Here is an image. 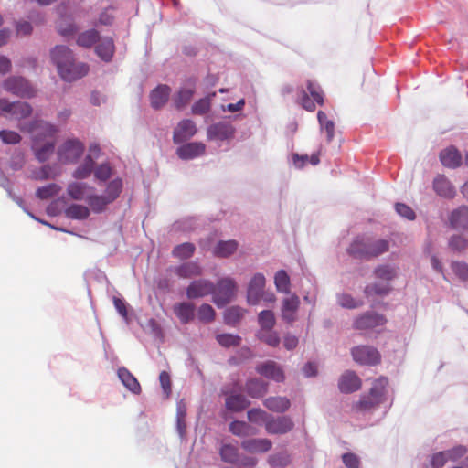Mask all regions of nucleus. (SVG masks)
<instances>
[{
    "label": "nucleus",
    "instance_id": "obj_30",
    "mask_svg": "<svg viewBox=\"0 0 468 468\" xmlns=\"http://www.w3.org/2000/svg\"><path fill=\"white\" fill-rule=\"evenodd\" d=\"M118 377L127 389L134 394L141 392V386L136 378L125 367L118 369Z\"/></svg>",
    "mask_w": 468,
    "mask_h": 468
},
{
    "label": "nucleus",
    "instance_id": "obj_29",
    "mask_svg": "<svg viewBox=\"0 0 468 468\" xmlns=\"http://www.w3.org/2000/svg\"><path fill=\"white\" fill-rule=\"evenodd\" d=\"M245 390L251 398L259 399L268 391V384L259 378H250L246 382Z\"/></svg>",
    "mask_w": 468,
    "mask_h": 468
},
{
    "label": "nucleus",
    "instance_id": "obj_1",
    "mask_svg": "<svg viewBox=\"0 0 468 468\" xmlns=\"http://www.w3.org/2000/svg\"><path fill=\"white\" fill-rule=\"evenodd\" d=\"M28 132L32 137V150L39 162L47 161L55 149L57 128L44 121H34L29 124Z\"/></svg>",
    "mask_w": 468,
    "mask_h": 468
},
{
    "label": "nucleus",
    "instance_id": "obj_27",
    "mask_svg": "<svg viewBox=\"0 0 468 468\" xmlns=\"http://www.w3.org/2000/svg\"><path fill=\"white\" fill-rule=\"evenodd\" d=\"M449 220L452 228L468 230V207L462 206L453 210Z\"/></svg>",
    "mask_w": 468,
    "mask_h": 468
},
{
    "label": "nucleus",
    "instance_id": "obj_13",
    "mask_svg": "<svg viewBox=\"0 0 468 468\" xmlns=\"http://www.w3.org/2000/svg\"><path fill=\"white\" fill-rule=\"evenodd\" d=\"M293 426V421L287 416L274 418L270 415L265 430L269 434H284L292 431Z\"/></svg>",
    "mask_w": 468,
    "mask_h": 468
},
{
    "label": "nucleus",
    "instance_id": "obj_56",
    "mask_svg": "<svg viewBox=\"0 0 468 468\" xmlns=\"http://www.w3.org/2000/svg\"><path fill=\"white\" fill-rule=\"evenodd\" d=\"M215 311L211 305L207 303L202 304L197 311V317L204 323L212 322L215 319Z\"/></svg>",
    "mask_w": 468,
    "mask_h": 468
},
{
    "label": "nucleus",
    "instance_id": "obj_47",
    "mask_svg": "<svg viewBox=\"0 0 468 468\" xmlns=\"http://www.w3.org/2000/svg\"><path fill=\"white\" fill-rule=\"evenodd\" d=\"M220 456L221 459L229 463H238L239 462V452L237 447L231 445V444H224L220 448Z\"/></svg>",
    "mask_w": 468,
    "mask_h": 468
},
{
    "label": "nucleus",
    "instance_id": "obj_54",
    "mask_svg": "<svg viewBox=\"0 0 468 468\" xmlns=\"http://www.w3.org/2000/svg\"><path fill=\"white\" fill-rule=\"evenodd\" d=\"M377 278L384 280L388 283L396 277V270L388 265H379L374 271Z\"/></svg>",
    "mask_w": 468,
    "mask_h": 468
},
{
    "label": "nucleus",
    "instance_id": "obj_28",
    "mask_svg": "<svg viewBox=\"0 0 468 468\" xmlns=\"http://www.w3.org/2000/svg\"><path fill=\"white\" fill-rule=\"evenodd\" d=\"M99 43L95 47L96 54L104 61L108 62L112 59L115 47L112 37H104L100 39Z\"/></svg>",
    "mask_w": 468,
    "mask_h": 468
},
{
    "label": "nucleus",
    "instance_id": "obj_12",
    "mask_svg": "<svg viewBox=\"0 0 468 468\" xmlns=\"http://www.w3.org/2000/svg\"><path fill=\"white\" fill-rule=\"evenodd\" d=\"M235 128L229 121H221L212 124L207 129V137L210 140L224 141L234 136Z\"/></svg>",
    "mask_w": 468,
    "mask_h": 468
},
{
    "label": "nucleus",
    "instance_id": "obj_41",
    "mask_svg": "<svg viewBox=\"0 0 468 468\" xmlns=\"http://www.w3.org/2000/svg\"><path fill=\"white\" fill-rule=\"evenodd\" d=\"M388 381L387 378H379L373 382L369 395L381 402Z\"/></svg>",
    "mask_w": 468,
    "mask_h": 468
},
{
    "label": "nucleus",
    "instance_id": "obj_44",
    "mask_svg": "<svg viewBox=\"0 0 468 468\" xmlns=\"http://www.w3.org/2000/svg\"><path fill=\"white\" fill-rule=\"evenodd\" d=\"M274 284L278 292H290V277L284 270H280L274 276Z\"/></svg>",
    "mask_w": 468,
    "mask_h": 468
},
{
    "label": "nucleus",
    "instance_id": "obj_22",
    "mask_svg": "<svg viewBox=\"0 0 468 468\" xmlns=\"http://www.w3.org/2000/svg\"><path fill=\"white\" fill-rule=\"evenodd\" d=\"M206 146L203 143H188L178 147L177 155L184 160L193 159L202 155L205 153Z\"/></svg>",
    "mask_w": 468,
    "mask_h": 468
},
{
    "label": "nucleus",
    "instance_id": "obj_23",
    "mask_svg": "<svg viewBox=\"0 0 468 468\" xmlns=\"http://www.w3.org/2000/svg\"><path fill=\"white\" fill-rule=\"evenodd\" d=\"M93 188L86 183L71 182L67 186V194L73 200H86Z\"/></svg>",
    "mask_w": 468,
    "mask_h": 468
},
{
    "label": "nucleus",
    "instance_id": "obj_36",
    "mask_svg": "<svg viewBox=\"0 0 468 468\" xmlns=\"http://www.w3.org/2000/svg\"><path fill=\"white\" fill-rule=\"evenodd\" d=\"M201 272V267L194 261L186 262L176 268V274L181 278L198 276Z\"/></svg>",
    "mask_w": 468,
    "mask_h": 468
},
{
    "label": "nucleus",
    "instance_id": "obj_6",
    "mask_svg": "<svg viewBox=\"0 0 468 468\" xmlns=\"http://www.w3.org/2000/svg\"><path fill=\"white\" fill-rule=\"evenodd\" d=\"M236 282L231 278H223L214 285L213 302L218 307L229 303L236 293Z\"/></svg>",
    "mask_w": 468,
    "mask_h": 468
},
{
    "label": "nucleus",
    "instance_id": "obj_52",
    "mask_svg": "<svg viewBox=\"0 0 468 468\" xmlns=\"http://www.w3.org/2000/svg\"><path fill=\"white\" fill-rule=\"evenodd\" d=\"M258 337L261 341L271 346H277L280 344L279 335L271 330H260L258 332Z\"/></svg>",
    "mask_w": 468,
    "mask_h": 468
},
{
    "label": "nucleus",
    "instance_id": "obj_25",
    "mask_svg": "<svg viewBox=\"0 0 468 468\" xmlns=\"http://www.w3.org/2000/svg\"><path fill=\"white\" fill-rule=\"evenodd\" d=\"M433 189L441 197L452 198L455 195V189L447 177L438 175L433 180Z\"/></svg>",
    "mask_w": 468,
    "mask_h": 468
},
{
    "label": "nucleus",
    "instance_id": "obj_58",
    "mask_svg": "<svg viewBox=\"0 0 468 468\" xmlns=\"http://www.w3.org/2000/svg\"><path fill=\"white\" fill-rule=\"evenodd\" d=\"M449 247L453 251L461 252L468 248V239L460 235L452 236L449 240Z\"/></svg>",
    "mask_w": 468,
    "mask_h": 468
},
{
    "label": "nucleus",
    "instance_id": "obj_32",
    "mask_svg": "<svg viewBox=\"0 0 468 468\" xmlns=\"http://www.w3.org/2000/svg\"><path fill=\"white\" fill-rule=\"evenodd\" d=\"M250 405V401L241 394H230L226 398L225 406L227 410L233 412H239Z\"/></svg>",
    "mask_w": 468,
    "mask_h": 468
},
{
    "label": "nucleus",
    "instance_id": "obj_39",
    "mask_svg": "<svg viewBox=\"0 0 468 468\" xmlns=\"http://www.w3.org/2000/svg\"><path fill=\"white\" fill-rule=\"evenodd\" d=\"M229 431L232 434L239 437H245L253 435L256 433L253 428H251L245 421L234 420L229 424Z\"/></svg>",
    "mask_w": 468,
    "mask_h": 468
},
{
    "label": "nucleus",
    "instance_id": "obj_57",
    "mask_svg": "<svg viewBox=\"0 0 468 468\" xmlns=\"http://www.w3.org/2000/svg\"><path fill=\"white\" fill-rule=\"evenodd\" d=\"M338 303L345 308L355 309L363 305V302L354 299L350 294H341L338 296Z\"/></svg>",
    "mask_w": 468,
    "mask_h": 468
},
{
    "label": "nucleus",
    "instance_id": "obj_35",
    "mask_svg": "<svg viewBox=\"0 0 468 468\" xmlns=\"http://www.w3.org/2000/svg\"><path fill=\"white\" fill-rule=\"evenodd\" d=\"M174 311L181 323L187 324L194 318L195 307L192 303H182L175 306Z\"/></svg>",
    "mask_w": 468,
    "mask_h": 468
},
{
    "label": "nucleus",
    "instance_id": "obj_18",
    "mask_svg": "<svg viewBox=\"0 0 468 468\" xmlns=\"http://www.w3.org/2000/svg\"><path fill=\"white\" fill-rule=\"evenodd\" d=\"M300 306V299L296 294H292L282 300V317L288 323L292 324L297 316L296 313Z\"/></svg>",
    "mask_w": 468,
    "mask_h": 468
},
{
    "label": "nucleus",
    "instance_id": "obj_38",
    "mask_svg": "<svg viewBox=\"0 0 468 468\" xmlns=\"http://www.w3.org/2000/svg\"><path fill=\"white\" fill-rule=\"evenodd\" d=\"M65 214L69 218L82 220L90 216V209L83 205L72 204L66 208Z\"/></svg>",
    "mask_w": 468,
    "mask_h": 468
},
{
    "label": "nucleus",
    "instance_id": "obj_51",
    "mask_svg": "<svg viewBox=\"0 0 468 468\" xmlns=\"http://www.w3.org/2000/svg\"><path fill=\"white\" fill-rule=\"evenodd\" d=\"M60 190L57 184H48L37 189L36 196L39 199H48L56 196Z\"/></svg>",
    "mask_w": 468,
    "mask_h": 468
},
{
    "label": "nucleus",
    "instance_id": "obj_37",
    "mask_svg": "<svg viewBox=\"0 0 468 468\" xmlns=\"http://www.w3.org/2000/svg\"><path fill=\"white\" fill-rule=\"evenodd\" d=\"M246 312L239 306H231L225 311L224 321L227 324L235 325L240 322Z\"/></svg>",
    "mask_w": 468,
    "mask_h": 468
},
{
    "label": "nucleus",
    "instance_id": "obj_45",
    "mask_svg": "<svg viewBox=\"0 0 468 468\" xmlns=\"http://www.w3.org/2000/svg\"><path fill=\"white\" fill-rule=\"evenodd\" d=\"M391 290V287L388 282L385 283H373L366 286L364 293L367 297L375 295L383 296L388 294Z\"/></svg>",
    "mask_w": 468,
    "mask_h": 468
},
{
    "label": "nucleus",
    "instance_id": "obj_31",
    "mask_svg": "<svg viewBox=\"0 0 468 468\" xmlns=\"http://www.w3.org/2000/svg\"><path fill=\"white\" fill-rule=\"evenodd\" d=\"M263 405L270 410L282 413L291 406V401L286 397H269L263 401Z\"/></svg>",
    "mask_w": 468,
    "mask_h": 468
},
{
    "label": "nucleus",
    "instance_id": "obj_4",
    "mask_svg": "<svg viewBox=\"0 0 468 468\" xmlns=\"http://www.w3.org/2000/svg\"><path fill=\"white\" fill-rule=\"evenodd\" d=\"M122 189V179L115 178L108 184L104 195L90 194L87 198V203L94 213H101L106 209L109 204L119 197Z\"/></svg>",
    "mask_w": 468,
    "mask_h": 468
},
{
    "label": "nucleus",
    "instance_id": "obj_40",
    "mask_svg": "<svg viewBox=\"0 0 468 468\" xmlns=\"http://www.w3.org/2000/svg\"><path fill=\"white\" fill-rule=\"evenodd\" d=\"M99 33L95 29H90L79 35L77 44L80 47L90 48L99 40Z\"/></svg>",
    "mask_w": 468,
    "mask_h": 468
},
{
    "label": "nucleus",
    "instance_id": "obj_17",
    "mask_svg": "<svg viewBox=\"0 0 468 468\" xmlns=\"http://www.w3.org/2000/svg\"><path fill=\"white\" fill-rule=\"evenodd\" d=\"M196 133L197 127L195 122L188 119L183 120L175 128L173 140L176 144H180L193 137Z\"/></svg>",
    "mask_w": 468,
    "mask_h": 468
},
{
    "label": "nucleus",
    "instance_id": "obj_5",
    "mask_svg": "<svg viewBox=\"0 0 468 468\" xmlns=\"http://www.w3.org/2000/svg\"><path fill=\"white\" fill-rule=\"evenodd\" d=\"M3 88L7 92L21 98H32L36 90L28 80L22 76H11L3 82Z\"/></svg>",
    "mask_w": 468,
    "mask_h": 468
},
{
    "label": "nucleus",
    "instance_id": "obj_21",
    "mask_svg": "<svg viewBox=\"0 0 468 468\" xmlns=\"http://www.w3.org/2000/svg\"><path fill=\"white\" fill-rule=\"evenodd\" d=\"M272 442L269 439H247L241 442V448L250 453H263L269 452Z\"/></svg>",
    "mask_w": 468,
    "mask_h": 468
},
{
    "label": "nucleus",
    "instance_id": "obj_15",
    "mask_svg": "<svg viewBox=\"0 0 468 468\" xmlns=\"http://www.w3.org/2000/svg\"><path fill=\"white\" fill-rule=\"evenodd\" d=\"M196 91V81L189 79L174 97V103L177 110L184 109L193 98Z\"/></svg>",
    "mask_w": 468,
    "mask_h": 468
},
{
    "label": "nucleus",
    "instance_id": "obj_50",
    "mask_svg": "<svg viewBox=\"0 0 468 468\" xmlns=\"http://www.w3.org/2000/svg\"><path fill=\"white\" fill-rule=\"evenodd\" d=\"M247 417L249 421L256 424H264L266 423L270 418V415L261 409H251L247 412Z\"/></svg>",
    "mask_w": 468,
    "mask_h": 468
},
{
    "label": "nucleus",
    "instance_id": "obj_26",
    "mask_svg": "<svg viewBox=\"0 0 468 468\" xmlns=\"http://www.w3.org/2000/svg\"><path fill=\"white\" fill-rule=\"evenodd\" d=\"M66 9H67V5L65 3H61L56 8L57 13L60 16V20L57 24V28H58V31L59 32V34L64 37L73 35L77 30L75 24H73L72 22L66 23V21H65Z\"/></svg>",
    "mask_w": 468,
    "mask_h": 468
},
{
    "label": "nucleus",
    "instance_id": "obj_59",
    "mask_svg": "<svg viewBox=\"0 0 468 468\" xmlns=\"http://www.w3.org/2000/svg\"><path fill=\"white\" fill-rule=\"evenodd\" d=\"M0 139L5 144H16L21 141V136L16 132L2 130L0 131Z\"/></svg>",
    "mask_w": 468,
    "mask_h": 468
},
{
    "label": "nucleus",
    "instance_id": "obj_2",
    "mask_svg": "<svg viewBox=\"0 0 468 468\" xmlns=\"http://www.w3.org/2000/svg\"><path fill=\"white\" fill-rule=\"evenodd\" d=\"M51 59L59 76L66 81H75L89 72V66L76 62L72 51L66 46H57L51 51Z\"/></svg>",
    "mask_w": 468,
    "mask_h": 468
},
{
    "label": "nucleus",
    "instance_id": "obj_55",
    "mask_svg": "<svg viewBox=\"0 0 468 468\" xmlns=\"http://www.w3.org/2000/svg\"><path fill=\"white\" fill-rule=\"evenodd\" d=\"M218 344L225 347L237 346L240 344L241 338L231 334H221L217 336Z\"/></svg>",
    "mask_w": 468,
    "mask_h": 468
},
{
    "label": "nucleus",
    "instance_id": "obj_60",
    "mask_svg": "<svg viewBox=\"0 0 468 468\" xmlns=\"http://www.w3.org/2000/svg\"><path fill=\"white\" fill-rule=\"evenodd\" d=\"M443 452L446 454L448 461L455 462L465 455L467 449L464 446L459 445Z\"/></svg>",
    "mask_w": 468,
    "mask_h": 468
},
{
    "label": "nucleus",
    "instance_id": "obj_63",
    "mask_svg": "<svg viewBox=\"0 0 468 468\" xmlns=\"http://www.w3.org/2000/svg\"><path fill=\"white\" fill-rule=\"evenodd\" d=\"M453 272L463 281H468V264L463 262H453L452 264Z\"/></svg>",
    "mask_w": 468,
    "mask_h": 468
},
{
    "label": "nucleus",
    "instance_id": "obj_8",
    "mask_svg": "<svg viewBox=\"0 0 468 468\" xmlns=\"http://www.w3.org/2000/svg\"><path fill=\"white\" fill-rule=\"evenodd\" d=\"M84 151V145L77 139L66 141L58 150V157L61 163H75Z\"/></svg>",
    "mask_w": 468,
    "mask_h": 468
},
{
    "label": "nucleus",
    "instance_id": "obj_46",
    "mask_svg": "<svg viewBox=\"0 0 468 468\" xmlns=\"http://www.w3.org/2000/svg\"><path fill=\"white\" fill-rule=\"evenodd\" d=\"M196 247L193 243L185 242L174 248L172 254L174 257L185 260L193 256Z\"/></svg>",
    "mask_w": 468,
    "mask_h": 468
},
{
    "label": "nucleus",
    "instance_id": "obj_20",
    "mask_svg": "<svg viewBox=\"0 0 468 468\" xmlns=\"http://www.w3.org/2000/svg\"><path fill=\"white\" fill-rule=\"evenodd\" d=\"M171 93V89L165 84H160L150 93V102L152 108L159 110L167 102Z\"/></svg>",
    "mask_w": 468,
    "mask_h": 468
},
{
    "label": "nucleus",
    "instance_id": "obj_34",
    "mask_svg": "<svg viewBox=\"0 0 468 468\" xmlns=\"http://www.w3.org/2000/svg\"><path fill=\"white\" fill-rule=\"evenodd\" d=\"M238 249V242L230 239L219 241L214 249V255L220 258H227L232 255Z\"/></svg>",
    "mask_w": 468,
    "mask_h": 468
},
{
    "label": "nucleus",
    "instance_id": "obj_24",
    "mask_svg": "<svg viewBox=\"0 0 468 468\" xmlns=\"http://www.w3.org/2000/svg\"><path fill=\"white\" fill-rule=\"evenodd\" d=\"M441 164L449 168H456L462 164V155L453 146H450L440 153Z\"/></svg>",
    "mask_w": 468,
    "mask_h": 468
},
{
    "label": "nucleus",
    "instance_id": "obj_7",
    "mask_svg": "<svg viewBox=\"0 0 468 468\" xmlns=\"http://www.w3.org/2000/svg\"><path fill=\"white\" fill-rule=\"evenodd\" d=\"M324 94L320 85L313 80H308L307 91H302L301 105L304 110L314 112L316 108L315 103L320 106L324 104Z\"/></svg>",
    "mask_w": 468,
    "mask_h": 468
},
{
    "label": "nucleus",
    "instance_id": "obj_16",
    "mask_svg": "<svg viewBox=\"0 0 468 468\" xmlns=\"http://www.w3.org/2000/svg\"><path fill=\"white\" fill-rule=\"evenodd\" d=\"M214 284L207 280L193 281L186 289V296L189 299H196L212 294Z\"/></svg>",
    "mask_w": 468,
    "mask_h": 468
},
{
    "label": "nucleus",
    "instance_id": "obj_61",
    "mask_svg": "<svg viewBox=\"0 0 468 468\" xmlns=\"http://www.w3.org/2000/svg\"><path fill=\"white\" fill-rule=\"evenodd\" d=\"M94 176L100 181H106L112 176V167L108 164L100 165L95 168Z\"/></svg>",
    "mask_w": 468,
    "mask_h": 468
},
{
    "label": "nucleus",
    "instance_id": "obj_14",
    "mask_svg": "<svg viewBox=\"0 0 468 468\" xmlns=\"http://www.w3.org/2000/svg\"><path fill=\"white\" fill-rule=\"evenodd\" d=\"M256 371L260 375L276 382H282L285 378L282 368L272 360L259 364L256 367Z\"/></svg>",
    "mask_w": 468,
    "mask_h": 468
},
{
    "label": "nucleus",
    "instance_id": "obj_64",
    "mask_svg": "<svg viewBox=\"0 0 468 468\" xmlns=\"http://www.w3.org/2000/svg\"><path fill=\"white\" fill-rule=\"evenodd\" d=\"M342 460H343L344 464L347 468H359L360 461H359L358 457L354 453L347 452V453L343 454Z\"/></svg>",
    "mask_w": 468,
    "mask_h": 468
},
{
    "label": "nucleus",
    "instance_id": "obj_48",
    "mask_svg": "<svg viewBox=\"0 0 468 468\" xmlns=\"http://www.w3.org/2000/svg\"><path fill=\"white\" fill-rule=\"evenodd\" d=\"M215 96L216 92H212L208 96L196 101L192 106V113L197 115H203L207 113L210 110L211 100Z\"/></svg>",
    "mask_w": 468,
    "mask_h": 468
},
{
    "label": "nucleus",
    "instance_id": "obj_53",
    "mask_svg": "<svg viewBox=\"0 0 468 468\" xmlns=\"http://www.w3.org/2000/svg\"><path fill=\"white\" fill-rule=\"evenodd\" d=\"M268 463L273 468L285 467L291 463V458L287 452H279L270 455Z\"/></svg>",
    "mask_w": 468,
    "mask_h": 468
},
{
    "label": "nucleus",
    "instance_id": "obj_49",
    "mask_svg": "<svg viewBox=\"0 0 468 468\" xmlns=\"http://www.w3.org/2000/svg\"><path fill=\"white\" fill-rule=\"evenodd\" d=\"M380 402L372 398L369 394L363 396L359 401L353 405L352 410L355 411H367L378 406Z\"/></svg>",
    "mask_w": 468,
    "mask_h": 468
},
{
    "label": "nucleus",
    "instance_id": "obj_11",
    "mask_svg": "<svg viewBox=\"0 0 468 468\" xmlns=\"http://www.w3.org/2000/svg\"><path fill=\"white\" fill-rule=\"evenodd\" d=\"M352 356L356 362L364 365H376L380 361L378 351L368 346H358L352 349Z\"/></svg>",
    "mask_w": 468,
    "mask_h": 468
},
{
    "label": "nucleus",
    "instance_id": "obj_43",
    "mask_svg": "<svg viewBox=\"0 0 468 468\" xmlns=\"http://www.w3.org/2000/svg\"><path fill=\"white\" fill-rule=\"evenodd\" d=\"M94 166V161L90 155H88L84 163L80 165L73 173V176L77 179H85L88 178Z\"/></svg>",
    "mask_w": 468,
    "mask_h": 468
},
{
    "label": "nucleus",
    "instance_id": "obj_10",
    "mask_svg": "<svg viewBox=\"0 0 468 468\" xmlns=\"http://www.w3.org/2000/svg\"><path fill=\"white\" fill-rule=\"evenodd\" d=\"M387 322L384 315L375 312H366L359 315L354 322V328L357 330H371L383 326Z\"/></svg>",
    "mask_w": 468,
    "mask_h": 468
},
{
    "label": "nucleus",
    "instance_id": "obj_33",
    "mask_svg": "<svg viewBox=\"0 0 468 468\" xmlns=\"http://www.w3.org/2000/svg\"><path fill=\"white\" fill-rule=\"evenodd\" d=\"M32 113V108L27 102L15 101L11 102L9 116L11 118L21 120L28 117Z\"/></svg>",
    "mask_w": 468,
    "mask_h": 468
},
{
    "label": "nucleus",
    "instance_id": "obj_9",
    "mask_svg": "<svg viewBox=\"0 0 468 468\" xmlns=\"http://www.w3.org/2000/svg\"><path fill=\"white\" fill-rule=\"evenodd\" d=\"M266 280L263 274L256 273L250 279L247 290V302L250 305H256L263 298V290Z\"/></svg>",
    "mask_w": 468,
    "mask_h": 468
},
{
    "label": "nucleus",
    "instance_id": "obj_3",
    "mask_svg": "<svg viewBox=\"0 0 468 468\" xmlns=\"http://www.w3.org/2000/svg\"><path fill=\"white\" fill-rule=\"evenodd\" d=\"M389 242L387 239H372L366 237H357L350 244L347 252L356 259L370 260L387 252Z\"/></svg>",
    "mask_w": 468,
    "mask_h": 468
},
{
    "label": "nucleus",
    "instance_id": "obj_42",
    "mask_svg": "<svg viewBox=\"0 0 468 468\" xmlns=\"http://www.w3.org/2000/svg\"><path fill=\"white\" fill-rule=\"evenodd\" d=\"M258 323L261 330H271L276 324L274 313L271 310L261 311L258 315Z\"/></svg>",
    "mask_w": 468,
    "mask_h": 468
},
{
    "label": "nucleus",
    "instance_id": "obj_62",
    "mask_svg": "<svg viewBox=\"0 0 468 468\" xmlns=\"http://www.w3.org/2000/svg\"><path fill=\"white\" fill-rule=\"evenodd\" d=\"M395 209L399 215L407 219L413 220L416 217L412 208L404 203H397L395 205Z\"/></svg>",
    "mask_w": 468,
    "mask_h": 468
},
{
    "label": "nucleus",
    "instance_id": "obj_19",
    "mask_svg": "<svg viewBox=\"0 0 468 468\" xmlns=\"http://www.w3.org/2000/svg\"><path fill=\"white\" fill-rule=\"evenodd\" d=\"M338 387L343 393H352L361 388V379L355 372L346 371L339 378Z\"/></svg>",
    "mask_w": 468,
    "mask_h": 468
}]
</instances>
